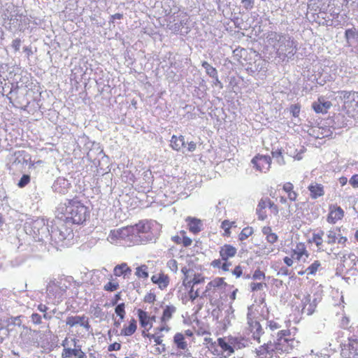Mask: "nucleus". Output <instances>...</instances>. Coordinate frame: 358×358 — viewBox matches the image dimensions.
Instances as JSON below:
<instances>
[{
  "label": "nucleus",
  "mask_w": 358,
  "mask_h": 358,
  "mask_svg": "<svg viewBox=\"0 0 358 358\" xmlns=\"http://www.w3.org/2000/svg\"><path fill=\"white\" fill-rule=\"evenodd\" d=\"M182 286L185 293L181 299L183 304L190 303L196 312L201 310L204 305V297L208 299L210 305L218 306L224 296L227 283L224 278L217 277L203 285L206 277L201 273L183 268Z\"/></svg>",
  "instance_id": "1"
},
{
  "label": "nucleus",
  "mask_w": 358,
  "mask_h": 358,
  "mask_svg": "<svg viewBox=\"0 0 358 358\" xmlns=\"http://www.w3.org/2000/svg\"><path fill=\"white\" fill-rule=\"evenodd\" d=\"M89 215L87 208L80 201L69 200L68 203L61 204L57 210L55 220V225L64 224L66 227L71 224H80Z\"/></svg>",
  "instance_id": "2"
},
{
  "label": "nucleus",
  "mask_w": 358,
  "mask_h": 358,
  "mask_svg": "<svg viewBox=\"0 0 358 358\" xmlns=\"http://www.w3.org/2000/svg\"><path fill=\"white\" fill-rule=\"evenodd\" d=\"M266 38L275 50L276 57L282 62H288L296 53L298 43L289 34L271 31Z\"/></svg>",
  "instance_id": "3"
},
{
  "label": "nucleus",
  "mask_w": 358,
  "mask_h": 358,
  "mask_svg": "<svg viewBox=\"0 0 358 358\" xmlns=\"http://www.w3.org/2000/svg\"><path fill=\"white\" fill-rule=\"evenodd\" d=\"M134 242L137 244L146 245L156 242L159 234L158 224L156 221L142 220L134 224Z\"/></svg>",
  "instance_id": "4"
},
{
  "label": "nucleus",
  "mask_w": 358,
  "mask_h": 358,
  "mask_svg": "<svg viewBox=\"0 0 358 358\" xmlns=\"http://www.w3.org/2000/svg\"><path fill=\"white\" fill-rule=\"evenodd\" d=\"M51 225V231L50 230L49 223L45 221L44 218L38 217L36 220H33L31 223V230L30 233L33 234V238L36 240V241L41 242L42 243L46 244V240L49 239V237L52 236V234L55 232L56 229L54 227L53 224L55 222H52ZM57 230H58V226L56 225Z\"/></svg>",
  "instance_id": "5"
},
{
  "label": "nucleus",
  "mask_w": 358,
  "mask_h": 358,
  "mask_svg": "<svg viewBox=\"0 0 358 358\" xmlns=\"http://www.w3.org/2000/svg\"><path fill=\"white\" fill-rule=\"evenodd\" d=\"M290 336L291 331L289 329L280 330L277 333L274 345L278 353H289L294 349V343L296 344L299 343V341H296L294 338H290Z\"/></svg>",
  "instance_id": "6"
},
{
  "label": "nucleus",
  "mask_w": 358,
  "mask_h": 358,
  "mask_svg": "<svg viewBox=\"0 0 358 358\" xmlns=\"http://www.w3.org/2000/svg\"><path fill=\"white\" fill-rule=\"evenodd\" d=\"M135 231L134 225H129L117 229L111 230L108 241L111 244H116L118 240L128 239L134 242Z\"/></svg>",
  "instance_id": "7"
},
{
  "label": "nucleus",
  "mask_w": 358,
  "mask_h": 358,
  "mask_svg": "<svg viewBox=\"0 0 358 358\" xmlns=\"http://www.w3.org/2000/svg\"><path fill=\"white\" fill-rule=\"evenodd\" d=\"M236 253V248H221L220 250L221 259H214L210 265L213 268H222L224 271H228L231 266V263L228 259L235 256Z\"/></svg>",
  "instance_id": "8"
},
{
  "label": "nucleus",
  "mask_w": 358,
  "mask_h": 358,
  "mask_svg": "<svg viewBox=\"0 0 358 358\" xmlns=\"http://www.w3.org/2000/svg\"><path fill=\"white\" fill-rule=\"evenodd\" d=\"M288 254V256L283 258V261L287 266H292L294 262H306L309 255L306 248H292Z\"/></svg>",
  "instance_id": "9"
},
{
  "label": "nucleus",
  "mask_w": 358,
  "mask_h": 358,
  "mask_svg": "<svg viewBox=\"0 0 358 358\" xmlns=\"http://www.w3.org/2000/svg\"><path fill=\"white\" fill-rule=\"evenodd\" d=\"M162 313L159 317V330H165V332H168L171 329L168 322L173 318V315L177 311V308L176 306L172 303L162 306Z\"/></svg>",
  "instance_id": "10"
},
{
  "label": "nucleus",
  "mask_w": 358,
  "mask_h": 358,
  "mask_svg": "<svg viewBox=\"0 0 358 358\" xmlns=\"http://www.w3.org/2000/svg\"><path fill=\"white\" fill-rule=\"evenodd\" d=\"M66 341V339H65L62 343V345L64 346V349L62 352V358H87L86 354L82 350L81 345H76L77 340L76 338L73 339L75 348L65 347Z\"/></svg>",
  "instance_id": "11"
},
{
  "label": "nucleus",
  "mask_w": 358,
  "mask_h": 358,
  "mask_svg": "<svg viewBox=\"0 0 358 358\" xmlns=\"http://www.w3.org/2000/svg\"><path fill=\"white\" fill-rule=\"evenodd\" d=\"M66 324L69 328L80 326L84 328L87 331H88L91 328L89 318L85 315L68 316L66 319Z\"/></svg>",
  "instance_id": "12"
},
{
  "label": "nucleus",
  "mask_w": 358,
  "mask_h": 358,
  "mask_svg": "<svg viewBox=\"0 0 358 358\" xmlns=\"http://www.w3.org/2000/svg\"><path fill=\"white\" fill-rule=\"evenodd\" d=\"M251 163L257 171L266 172L270 169L271 158L268 155H257L252 158Z\"/></svg>",
  "instance_id": "13"
},
{
  "label": "nucleus",
  "mask_w": 358,
  "mask_h": 358,
  "mask_svg": "<svg viewBox=\"0 0 358 358\" xmlns=\"http://www.w3.org/2000/svg\"><path fill=\"white\" fill-rule=\"evenodd\" d=\"M357 257L354 254L345 255L341 259L339 268L341 272L348 273L355 268Z\"/></svg>",
  "instance_id": "14"
},
{
  "label": "nucleus",
  "mask_w": 358,
  "mask_h": 358,
  "mask_svg": "<svg viewBox=\"0 0 358 358\" xmlns=\"http://www.w3.org/2000/svg\"><path fill=\"white\" fill-rule=\"evenodd\" d=\"M248 324L250 332L252 334V337L259 343L261 342V336L264 334L263 329L257 320L252 317L251 313H248L247 316Z\"/></svg>",
  "instance_id": "15"
},
{
  "label": "nucleus",
  "mask_w": 358,
  "mask_h": 358,
  "mask_svg": "<svg viewBox=\"0 0 358 358\" xmlns=\"http://www.w3.org/2000/svg\"><path fill=\"white\" fill-rule=\"evenodd\" d=\"M137 315L141 327L146 331H148L152 327L153 323L156 320V317L155 315H150L148 312L142 309L137 310Z\"/></svg>",
  "instance_id": "16"
},
{
  "label": "nucleus",
  "mask_w": 358,
  "mask_h": 358,
  "mask_svg": "<svg viewBox=\"0 0 358 358\" xmlns=\"http://www.w3.org/2000/svg\"><path fill=\"white\" fill-rule=\"evenodd\" d=\"M255 352L259 358H272L275 352H277L274 343L268 341L260 345L256 349Z\"/></svg>",
  "instance_id": "17"
},
{
  "label": "nucleus",
  "mask_w": 358,
  "mask_h": 358,
  "mask_svg": "<svg viewBox=\"0 0 358 358\" xmlns=\"http://www.w3.org/2000/svg\"><path fill=\"white\" fill-rule=\"evenodd\" d=\"M71 183L64 178H57L52 186L54 192L64 195L68 193Z\"/></svg>",
  "instance_id": "18"
},
{
  "label": "nucleus",
  "mask_w": 358,
  "mask_h": 358,
  "mask_svg": "<svg viewBox=\"0 0 358 358\" xmlns=\"http://www.w3.org/2000/svg\"><path fill=\"white\" fill-rule=\"evenodd\" d=\"M329 0H309L308 9L314 13H325L329 7Z\"/></svg>",
  "instance_id": "19"
},
{
  "label": "nucleus",
  "mask_w": 358,
  "mask_h": 358,
  "mask_svg": "<svg viewBox=\"0 0 358 358\" xmlns=\"http://www.w3.org/2000/svg\"><path fill=\"white\" fill-rule=\"evenodd\" d=\"M185 222L187 224V229L194 234H197L203 229V222L200 219L188 216L185 218Z\"/></svg>",
  "instance_id": "20"
},
{
  "label": "nucleus",
  "mask_w": 358,
  "mask_h": 358,
  "mask_svg": "<svg viewBox=\"0 0 358 358\" xmlns=\"http://www.w3.org/2000/svg\"><path fill=\"white\" fill-rule=\"evenodd\" d=\"M155 331H156V336L152 340L154 341L155 345L159 346L155 348L153 353L155 355H160L166 350L165 345L162 343L164 335L162 334L163 331H165V330H159V326L155 329Z\"/></svg>",
  "instance_id": "21"
},
{
  "label": "nucleus",
  "mask_w": 358,
  "mask_h": 358,
  "mask_svg": "<svg viewBox=\"0 0 358 358\" xmlns=\"http://www.w3.org/2000/svg\"><path fill=\"white\" fill-rule=\"evenodd\" d=\"M332 106L329 101H325L323 98H319L317 101L312 104V108L317 113L325 114Z\"/></svg>",
  "instance_id": "22"
},
{
  "label": "nucleus",
  "mask_w": 358,
  "mask_h": 358,
  "mask_svg": "<svg viewBox=\"0 0 358 358\" xmlns=\"http://www.w3.org/2000/svg\"><path fill=\"white\" fill-rule=\"evenodd\" d=\"M151 281L157 285L161 289H164L168 287L170 280L168 275L161 272L153 275Z\"/></svg>",
  "instance_id": "23"
},
{
  "label": "nucleus",
  "mask_w": 358,
  "mask_h": 358,
  "mask_svg": "<svg viewBox=\"0 0 358 358\" xmlns=\"http://www.w3.org/2000/svg\"><path fill=\"white\" fill-rule=\"evenodd\" d=\"M30 160V156L25 151H18L15 153V159L13 162L12 166H22L24 164H27L28 161Z\"/></svg>",
  "instance_id": "24"
},
{
  "label": "nucleus",
  "mask_w": 358,
  "mask_h": 358,
  "mask_svg": "<svg viewBox=\"0 0 358 358\" xmlns=\"http://www.w3.org/2000/svg\"><path fill=\"white\" fill-rule=\"evenodd\" d=\"M217 345L221 348L222 352H227V357L231 356L234 354V349L229 341V336L227 337L218 338L217 340Z\"/></svg>",
  "instance_id": "25"
},
{
  "label": "nucleus",
  "mask_w": 358,
  "mask_h": 358,
  "mask_svg": "<svg viewBox=\"0 0 358 358\" xmlns=\"http://www.w3.org/2000/svg\"><path fill=\"white\" fill-rule=\"evenodd\" d=\"M345 38L348 46L358 44V29L355 27L347 29L345 31Z\"/></svg>",
  "instance_id": "26"
},
{
  "label": "nucleus",
  "mask_w": 358,
  "mask_h": 358,
  "mask_svg": "<svg viewBox=\"0 0 358 358\" xmlns=\"http://www.w3.org/2000/svg\"><path fill=\"white\" fill-rule=\"evenodd\" d=\"M9 9H10L11 11L9 15L5 14V17L10 21V24L15 25V24H18L19 21L22 22V15L19 14L15 6L11 4L8 6L7 11H8Z\"/></svg>",
  "instance_id": "27"
},
{
  "label": "nucleus",
  "mask_w": 358,
  "mask_h": 358,
  "mask_svg": "<svg viewBox=\"0 0 358 358\" xmlns=\"http://www.w3.org/2000/svg\"><path fill=\"white\" fill-rule=\"evenodd\" d=\"M171 148L176 151H182L183 153L185 151L182 150L185 148V141L183 136H176L173 135L171 140Z\"/></svg>",
  "instance_id": "28"
},
{
  "label": "nucleus",
  "mask_w": 358,
  "mask_h": 358,
  "mask_svg": "<svg viewBox=\"0 0 358 358\" xmlns=\"http://www.w3.org/2000/svg\"><path fill=\"white\" fill-rule=\"evenodd\" d=\"M308 190L310 192V196L312 199H317L324 194V187L321 184L311 183L308 187Z\"/></svg>",
  "instance_id": "29"
},
{
  "label": "nucleus",
  "mask_w": 358,
  "mask_h": 358,
  "mask_svg": "<svg viewBox=\"0 0 358 358\" xmlns=\"http://www.w3.org/2000/svg\"><path fill=\"white\" fill-rule=\"evenodd\" d=\"M173 241L176 244H183V246H189L192 241L190 238L186 236V232L183 230L180 231V234L172 237Z\"/></svg>",
  "instance_id": "30"
},
{
  "label": "nucleus",
  "mask_w": 358,
  "mask_h": 358,
  "mask_svg": "<svg viewBox=\"0 0 358 358\" xmlns=\"http://www.w3.org/2000/svg\"><path fill=\"white\" fill-rule=\"evenodd\" d=\"M137 329V323L135 319H131L128 325H124L121 330V335L124 336H129L133 335Z\"/></svg>",
  "instance_id": "31"
},
{
  "label": "nucleus",
  "mask_w": 358,
  "mask_h": 358,
  "mask_svg": "<svg viewBox=\"0 0 358 358\" xmlns=\"http://www.w3.org/2000/svg\"><path fill=\"white\" fill-rule=\"evenodd\" d=\"M229 341L231 344V347L234 349V352H235V350L242 349L246 346V340L243 337L229 336Z\"/></svg>",
  "instance_id": "32"
},
{
  "label": "nucleus",
  "mask_w": 358,
  "mask_h": 358,
  "mask_svg": "<svg viewBox=\"0 0 358 358\" xmlns=\"http://www.w3.org/2000/svg\"><path fill=\"white\" fill-rule=\"evenodd\" d=\"M344 216V211L341 207H336L334 210H331L328 216V221L335 223L337 220H341Z\"/></svg>",
  "instance_id": "33"
},
{
  "label": "nucleus",
  "mask_w": 358,
  "mask_h": 358,
  "mask_svg": "<svg viewBox=\"0 0 358 358\" xmlns=\"http://www.w3.org/2000/svg\"><path fill=\"white\" fill-rule=\"evenodd\" d=\"M173 342L178 349L186 350L187 348V343L185 341V336L181 333H177L173 337Z\"/></svg>",
  "instance_id": "34"
},
{
  "label": "nucleus",
  "mask_w": 358,
  "mask_h": 358,
  "mask_svg": "<svg viewBox=\"0 0 358 358\" xmlns=\"http://www.w3.org/2000/svg\"><path fill=\"white\" fill-rule=\"evenodd\" d=\"M267 206V201L261 199L257 205L256 213L258 215V219L264 220L266 217V213L264 210Z\"/></svg>",
  "instance_id": "35"
},
{
  "label": "nucleus",
  "mask_w": 358,
  "mask_h": 358,
  "mask_svg": "<svg viewBox=\"0 0 358 358\" xmlns=\"http://www.w3.org/2000/svg\"><path fill=\"white\" fill-rule=\"evenodd\" d=\"M113 272H114V275L115 276L120 277L121 275H126L127 273H130L131 269L127 266V264L123 263V264H121L120 265H117L114 268Z\"/></svg>",
  "instance_id": "36"
},
{
  "label": "nucleus",
  "mask_w": 358,
  "mask_h": 358,
  "mask_svg": "<svg viewBox=\"0 0 358 358\" xmlns=\"http://www.w3.org/2000/svg\"><path fill=\"white\" fill-rule=\"evenodd\" d=\"M201 66L205 69L206 73L210 77H217V71L215 68L212 66L208 62L203 61L201 63Z\"/></svg>",
  "instance_id": "37"
},
{
  "label": "nucleus",
  "mask_w": 358,
  "mask_h": 358,
  "mask_svg": "<svg viewBox=\"0 0 358 358\" xmlns=\"http://www.w3.org/2000/svg\"><path fill=\"white\" fill-rule=\"evenodd\" d=\"M115 313L120 317V322H117V324H120V323L124 320L126 315L124 303L118 304L115 308Z\"/></svg>",
  "instance_id": "38"
},
{
  "label": "nucleus",
  "mask_w": 358,
  "mask_h": 358,
  "mask_svg": "<svg viewBox=\"0 0 358 358\" xmlns=\"http://www.w3.org/2000/svg\"><path fill=\"white\" fill-rule=\"evenodd\" d=\"M138 278L146 279L148 278V266L146 265H141L136 268L135 273Z\"/></svg>",
  "instance_id": "39"
},
{
  "label": "nucleus",
  "mask_w": 358,
  "mask_h": 358,
  "mask_svg": "<svg viewBox=\"0 0 358 358\" xmlns=\"http://www.w3.org/2000/svg\"><path fill=\"white\" fill-rule=\"evenodd\" d=\"M264 234L266 235V239L268 243H273L276 241L278 236L275 234L271 233L270 227H264L262 230Z\"/></svg>",
  "instance_id": "40"
},
{
  "label": "nucleus",
  "mask_w": 358,
  "mask_h": 358,
  "mask_svg": "<svg viewBox=\"0 0 358 358\" xmlns=\"http://www.w3.org/2000/svg\"><path fill=\"white\" fill-rule=\"evenodd\" d=\"M271 154L279 165L285 164V160L280 150H273Z\"/></svg>",
  "instance_id": "41"
},
{
  "label": "nucleus",
  "mask_w": 358,
  "mask_h": 358,
  "mask_svg": "<svg viewBox=\"0 0 358 358\" xmlns=\"http://www.w3.org/2000/svg\"><path fill=\"white\" fill-rule=\"evenodd\" d=\"M320 266V262L316 260L306 269V271H307L308 274L314 275Z\"/></svg>",
  "instance_id": "42"
},
{
  "label": "nucleus",
  "mask_w": 358,
  "mask_h": 358,
  "mask_svg": "<svg viewBox=\"0 0 358 358\" xmlns=\"http://www.w3.org/2000/svg\"><path fill=\"white\" fill-rule=\"evenodd\" d=\"M252 233L253 229L252 227H245L241 231V234H239V239L241 241H243L248 238L250 235H252Z\"/></svg>",
  "instance_id": "43"
},
{
  "label": "nucleus",
  "mask_w": 358,
  "mask_h": 358,
  "mask_svg": "<svg viewBox=\"0 0 358 358\" xmlns=\"http://www.w3.org/2000/svg\"><path fill=\"white\" fill-rule=\"evenodd\" d=\"M156 301V294L152 292H148L143 298V302L153 304Z\"/></svg>",
  "instance_id": "44"
},
{
  "label": "nucleus",
  "mask_w": 358,
  "mask_h": 358,
  "mask_svg": "<svg viewBox=\"0 0 358 358\" xmlns=\"http://www.w3.org/2000/svg\"><path fill=\"white\" fill-rule=\"evenodd\" d=\"M338 237L336 236V232L334 231H329V234L327 236L326 243L327 244H335L336 243V240Z\"/></svg>",
  "instance_id": "45"
},
{
  "label": "nucleus",
  "mask_w": 358,
  "mask_h": 358,
  "mask_svg": "<svg viewBox=\"0 0 358 358\" xmlns=\"http://www.w3.org/2000/svg\"><path fill=\"white\" fill-rule=\"evenodd\" d=\"M119 288V284L114 282H108L103 286V289L107 292H114Z\"/></svg>",
  "instance_id": "46"
},
{
  "label": "nucleus",
  "mask_w": 358,
  "mask_h": 358,
  "mask_svg": "<svg viewBox=\"0 0 358 358\" xmlns=\"http://www.w3.org/2000/svg\"><path fill=\"white\" fill-rule=\"evenodd\" d=\"M266 327L271 331H275V330L279 329L281 327V324L278 322H277L274 320H271L267 321Z\"/></svg>",
  "instance_id": "47"
},
{
  "label": "nucleus",
  "mask_w": 358,
  "mask_h": 358,
  "mask_svg": "<svg viewBox=\"0 0 358 358\" xmlns=\"http://www.w3.org/2000/svg\"><path fill=\"white\" fill-rule=\"evenodd\" d=\"M29 182L30 176L29 175L24 174L18 181L17 185L22 188L25 187Z\"/></svg>",
  "instance_id": "48"
},
{
  "label": "nucleus",
  "mask_w": 358,
  "mask_h": 358,
  "mask_svg": "<svg viewBox=\"0 0 358 358\" xmlns=\"http://www.w3.org/2000/svg\"><path fill=\"white\" fill-rule=\"evenodd\" d=\"M301 107L299 104H293L290 106V113L292 116L297 117L299 115Z\"/></svg>",
  "instance_id": "49"
},
{
  "label": "nucleus",
  "mask_w": 358,
  "mask_h": 358,
  "mask_svg": "<svg viewBox=\"0 0 358 358\" xmlns=\"http://www.w3.org/2000/svg\"><path fill=\"white\" fill-rule=\"evenodd\" d=\"M341 96L343 98L344 100H355V92H348V91H342L341 92ZM346 103V101H345V103Z\"/></svg>",
  "instance_id": "50"
},
{
  "label": "nucleus",
  "mask_w": 358,
  "mask_h": 358,
  "mask_svg": "<svg viewBox=\"0 0 358 358\" xmlns=\"http://www.w3.org/2000/svg\"><path fill=\"white\" fill-rule=\"evenodd\" d=\"M241 3H242L244 8L246 10H250L254 7L255 1L254 0H241Z\"/></svg>",
  "instance_id": "51"
},
{
  "label": "nucleus",
  "mask_w": 358,
  "mask_h": 358,
  "mask_svg": "<svg viewBox=\"0 0 358 358\" xmlns=\"http://www.w3.org/2000/svg\"><path fill=\"white\" fill-rule=\"evenodd\" d=\"M252 278L255 280H264L265 278V274L263 271L257 269L254 272Z\"/></svg>",
  "instance_id": "52"
},
{
  "label": "nucleus",
  "mask_w": 358,
  "mask_h": 358,
  "mask_svg": "<svg viewBox=\"0 0 358 358\" xmlns=\"http://www.w3.org/2000/svg\"><path fill=\"white\" fill-rule=\"evenodd\" d=\"M31 319L32 322L35 324H40L42 322L41 316L38 313H32Z\"/></svg>",
  "instance_id": "53"
},
{
  "label": "nucleus",
  "mask_w": 358,
  "mask_h": 358,
  "mask_svg": "<svg viewBox=\"0 0 358 358\" xmlns=\"http://www.w3.org/2000/svg\"><path fill=\"white\" fill-rule=\"evenodd\" d=\"M232 224H234V222H230L229 220H224L222 222V227L224 230L225 234L229 233V229Z\"/></svg>",
  "instance_id": "54"
},
{
  "label": "nucleus",
  "mask_w": 358,
  "mask_h": 358,
  "mask_svg": "<svg viewBox=\"0 0 358 358\" xmlns=\"http://www.w3.org/2000/svg\"><path fill=\"white\" fill-rule=\"evenodd\" d=\"M350 184L355 188L358 187V174L353 175L349 180Z\"/></svg>",
  "instance_id": "55"
},
{
  "label": "nucleus",
  "mask_w": 358,
  "mask_h": 358,
  "mask_svg": "<svg viewBox=\"0 0 358 358\" xmlns=\"http://www.w3.org/2000/svg\"><path fill=\"white\" fill-rule=\"evenodd\" d=\"M120 348H121V344L115 342V343H113L108 345V350L109 352L115 351V350L117 351V350H120Z\"/></svg>",
  "instance_id": "56"
},
{
  "label": "nucleus",
  "mask_w": 358,
  "mask_h": 358,
  "mask_svg": "<svg viewBox=\"0 0 358 358\" xmlns=\"http://www.w3.org/2000/svg\"><path fill=\"white\" fill-rule=\"evenodd\" d=\"M263 286H264L263 283H261V282H252L250 284L251 289L253 292L262 289Z\"/></svg>",
  "instance_id": "57"
},
{
  "label": "nucleus",
  "mask_w": 358,
  "mask_h": 358,
  "mask_svg": "<svg viewBox=\"0 0 358 358\" xmlns=\"http://www.w3.org/2000/svg\"><path fill=\"white\" fill-rule=\"evenodd\" d=\"M232 273L236 275V278H239L243 274V270L241 266H236L232 271Z\"/></svg>",
  "instance_id": "58"
},
{
  "label": "nucleus",
  "mask_w": 358,
  "mask_h": 358,
  "mask_svg": "<svg viewBox=\"0 0 358 358\" xmlns=\"http://www.w3.org/2000/svg\"><path fill=\"white\" fill-rule=\"evenodd\" d=\"M167 264L173 271H176L178 270V264L176 260L171 259L170 261H169Z\"/></svg>",
  "instance_id": "59"
},
{
  "label": "nucleus",
  "mask_w": 358,
  "mask_h": 358,
  "mask_svg": "<svg viewBox=\"0 0 358 358\" xmlns=\"http://www.w3.org/2000/svg\"><path fill=\"white\" fill-rule=\"evenodd\" d=\"M21 45V40L19 38H16L13 41L12 47L14 48L15 51H18L20 50Z\"/></svg>",
  "instance_id": "60"
},
{
  "label": "nucleus",
  "mask_w": 358,
  "mask_h": 358,
  "mask_svg": "<svg viewBox=\"0 0 358 358\" xmlns=\"http://www.w3.org/2000/svg\"><path fill=\"white\" fill-rule=\"evenodd\" d=\"M267 203L268 204V207L272 210V211L276 215L278 213V208L274 204L270 199H268Z\"/></svg>",
  "instance_id": "61"
},
{
  "label": "nucleus",
  "mask_w": 358,
  "mask_h": 358,
  "mask_svg": "<svg viewBox=\"0 0 358 358\" xmlns=\"http://www.w3.org/2000/svg\"><path fill=\"white\" fill-rule=\"evenodd\" d=\"M294 186L291 182H286L283 185V190L287 194L293 191Z\"/></svg>",
  "instance_id": "62"
},
{
  "label": "nucleus",
  "mask_w": 358,
  "mask_h": 358,
  "mask_svg": "<svg viewBox=\"0 0 358 358\" xmlns=\"http://www.w3.org/2000/svg\"><path fill=\"white\" fill-rule=\"evenodd\" d=\"M196 145L194 141H190L188 143V146L187 148V150L188 152H194L196 150Z\"/></svg>",
  "instance_id": "63"
},
{
  "label": "nucleus",
  "mask_w": 358,
  "mask_h": 358,
  "mask_svg": "<svg viewBox=\"0 0 358 358\" xmlns=\"http://www.w3.org/2000/svg\"><path fill=\"white\" fill-rule=\"evenodd\" d=\"M288 198L290 201H294L296 200L297 198V193L294 191H292L291 192H289L288 194Z\"/></svg>",
  "instance_id": "64"
}]
</instances>
